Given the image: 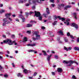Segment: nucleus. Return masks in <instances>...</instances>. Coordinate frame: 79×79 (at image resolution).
I'll return each instance as SVG.
<instances>
[{
	"mask_svg": "<svg viewBox=\"0 0 79 79\" xmlns=\"http://www.w3.org/2000/svg\"><path fill=\"white\" fill-rule=\"evenodd\" d=\"M41 16L40 12L39 11L37 12L35 10V15H34V17H35V16H36V17H38V16Z\"/></svg>",
	"mask_w": 79,
	"mask_h": 79,
	"instance_id": "obj_4",
	"label": "nucleus"
},
{
	"mask_svg": "<svg viewBox=\"0 0 79 79\" xmlns=\"http://www.w3.org/2000/svg\"><path fill=\"white\" fill-rule=\"evenodd\" d=\"M32 1L33 3H35L36 2L39 3H42V1H45V0H32Z\"/></svg>",
	"mask_w": 79,
	"mask_h": 79,
	"instance_id": "obj_5",
	"label": "nucleus"
},
{
	"mask_svg": "<svg viewBox=\"0 0 79 79\" xmlns=\"http://www.w3.org/2000/svg\"><path fill=\"white\" fill-rule=\"evenodd\" d=\"M59 33L60 34V35H64L63 32L61 30H60V31H59Z\"/></svg>",
	"mask_w": 79,
	"mask_h": 79,
	"instance_id": "obj_19",
	"label": "nucleus"
},
{
	"mask_svg": "<svg viewBox=\"0 0 79 79\" xmlns=\"http://www.w3.org/2000/svg\"><path fill=\"white\" fill-rule=\"evenodd\" d=\"M66 22H70V19H67L65 20Z\"/></svg>",
	"mask_w": 79,
	"mask_h": 79,
	"instance_id": "obj_39",
	"label": "nucleus"
},
{
	"mask_svg": "<svg viewBox=\"0 0 79 79\" xmlns=\"http://www.w3.org/2000/svg\"><path fill=\"white\" fill-rule=\"evenodd\" d=\"M42 52L44 53V56H47V53H46V51L44 50H42Z\"/></svg>",
	"mask_w": 79,
	"mask_h": 79,
	"instance_id": "obj_14",
	"label": "nucleus"
},
{
	"mask_svg": "<svg viewBox=\"0 0 79 79\" xmlns=\"http://www.w3.org/2000/svg\"><path fill=\"white\" fill-rule=\"evenodd\" d=\"M67 7V8H70L71 7V6H69V5H67L66 6Z\"/></svg>",
	"mask_w": 79,
	"mask_h": 79,
	"instance_id": "obj_43",
	"label": "nucleus"
},
{
	"mask_svg": "<svg viewBox=\"0 0 79 79\" xmlns=\"http://www.w3.org/2000/svg\"><path fill=\"white\" fill-rule=\"evenodd\" d=\"M49 20H50L51 19V16H49V18H48Z\"/></svg>",
	"mask_w": 79,
	"mask_h": 79,
	"instance_id": "obj_59",
	"label": "nucleus"
},
{
	"mask_svg": "<svg viewBox=\"0 0 79 79\" xmlns=\"http://www.w3.org/2000/svg\"><path fill=\"white\" fill-rule=\"evenodd\" d=\"M29 14V13H28L27 12H26L25 13V15H26V16H28Z\"/></svg>",
	"mask_w": 79,
	"mask_h": 79,
	"instance_id": "obj_44",
	"label": "nucleus"
},
{
	"mask_svg": "<svg viewBox=\"0 0 79 79\" xmlns=\"http://www.w3.org/2000/svg\"><path fill=\"white\" fill-rule=\"evenodd\" d=\"M3 43H8V42H7V40H4L3 41Z\"/></svg>",
	"mask_w": 79,
	"mask_h": 79,
	"instance_id": "obj_48",
	"label": "nucleus"
},
{
	"mask_svg": "<svg viewBox=\"0 0 79 79\" xmlns=\"http://www.w3.org/2000/svg\"><path fill=\"white\" fill-rule=\"evenodd\" d=\"M57 71L59 73H61L63 71V69L61 68H58Z\"/></svg>",
	"mask_w": 79,
	"mask_h": 79,
	"instance_id": "obj_8",
	"label": "nucleus"
},
{
	"mask_svg": "<svg viewBox=\"0 0 79 79\" xmlns=\"http://www.w3.org/2000/svg\"><path fill=\"white\" fill-rule=\"evenodd\" d=\"M77 42H78V43H79V38H77Z\"/></svg>",
	"mask_w": 79,
	"mask_h": 79,
	"instance_id": "obj_62",
	"label": "nucleus"
},
{
	"mask_svg": "<svg viewBox=\"0 0 79 79\" xmlns=\"http://www.w3.org/2000/svg\"><path fill=\"white\" fill-rule=\"evenodd\" d=\"M64 6V4H58L57 5V8H58V9L60 10V8H61V6H62V7H63Z\"/></svg>",
	"mask_w": 79,
	"mask_h": 79,
	"instance_id": "obj_6",
	"label": "nucleus"
},
{
	"mask_svg": "<svg viewBox=\"0 0 79 79\" xmlns=\"http://www.w3.org/2000/svg\"><path fill=\"white\" fill-rule=\"evenodd\" d=\"M32 39H33V40H34V41L36 40H37V37H36V38H35L34 37H33L32 38Z\"/></svg>",
	"mask_w": 79,
	"mask_h": 79,
	"instance_id": "obj_50",
	"label": "nucleus"
},
{
	"mask_svg": "<svg viewBox=\"0 0 79 79\" xmlns=\"http://www.w3.org/2000/svg\"><path fill=\"white\" fill-rule=\"evenodd\" d=\"M45 13H43V15L44 16L45 18H47V15L48 14H45Z\"/></svg>",
	"mask_w": 79,
	"mask_h": 79,
	"instance_id": "obj_31",
	"label": "nucleus"
},
{
	"mask_svg": "<svg viewBox=\"0 0 79 79\" xmlns=\"http://www.w3.org/2000/svg\"><path fill=\"white\" fill-rule=\"evenodd\" d=\"M27 33H28V34H31V31H27Z\"/></svg>",
	"mask_w": 79,
	"mask_h": 79,
	"instance_id": "obj_47",
	"label": "nucleus"
},
{
	"mask_svg": "<svg viewBox=\"0 0 79 79\" xmlns=\"http://www.w3.org/2000/svg\"><path fill=\"white\" fill-rule=\"evenodd\" d=\"M63 62L64 64H68V63H69L68 62V61L66 60H64L63 61Z\"/></svg>",
	"mask_w": 79,
	"mask_h": 79,
	"instance_id": "obj_25",
	"label": "nucleus"
},
{
	"mask_svg": "<svg viewBox=\"0 0 79 79\" xmlns=\"http://www.w3.org/2000/svg\"><path fill=\"white\" fill-rule=\"evenodd\" d=\"M52 73L53 76H55V73L53 72H52Z\"/></svg>",
	"mask_w": 79,
	"mask_h": 79,
	"instance_id": "obj_53",
	"label": "nucleus"
},
{
	"mask_svg": "<svg viewBox=\"0 0 79 79\" xmlns=\"http://www.w3.org/2000/svg\"><path fill=\"white\" fill-rule=\"evenodd\" d=\"M11 13H9V14H6L5 15V16H6V18H8V17H9V16H10Z\"/></svg>",
	"mask_w": 79,
	"mask_h": 79,
	"instance_id": "obj_18",
	"label": "nucleus"
},
{
	"mask_svg": "<svg viewBox=\"0 0 79 79\" xmlns=\"http://www.w3.org/2000/svg\"><path fill=\"white\" fill-rule=\"evenodd\" d=\"M58 19L57 16L56 17V15H55L54 16V20H56V19Z\"/></svg>",
	"mask_w": 79,
	"mask_h": 79,
	"instance_id": "obj_26",
	"label": "nucleus"
},
{
	"mask_svg": "<svg viewBox=\"0 0 79 79\" xmlns=\"http://www.w3.org/2000/svg\"><path fill=\"white\" fill-rule=\"evenodd\" d=\"M17 76L18 77H23V75H21V73H19L18 74H17Z\"/></svg>",
	"mask_w": 79,
	"mask_h": 79,
	"instance_id": "obj_11",
	"label": "nucleus"
},
{
	"mask_svg": "<svg viewBox=\"0 0 79 79\" xmlns=\"http://www.w3.org/2000/svg\"><path fill=\"white\" fill-rule=\"evenodd\" d=\"M50 1L52 3H54V2H55V0H50Z\"/></svg>",
	"mask_w": 79,
	"mask_h": 79,
	"instance_id": "obj_46",
	"label": "nucleus"
},
{
	"mask_svg": "<svg viewBox=\"0 0 79 79\" xmlns=\"http://www.w3.org/2000/svg\"><path fill=\"white\" fill-rule=\"evenodd\" d=\"M41 29H42L44 30L45 29V27H41Z\"/></svg>",
	"mask_w": 79,
	"mask_h": 79,
	"instance_id": "obj_54",
	"label": "nucleus"
},
{
	"mask_svg": "<svg viewBox=\"0 0 79 79\" xmlns=\"http://www.w3.org/2000/svg\"><path fill=\"white\" fill-rule=\"evenodd\" d=\"M38 19L40 20V21H42V17H41V15L38 16Z\"/></svg>",
	"mask_w": 79,
	"mask_h": 79,
	"instance_id": "obj_22",
	"label": "nucleus"
},
{
	"mask_svg": "<svg viewBox=\"0 0 79 79\" xmlns=\"http://www.w3.org/2000/svg\"><path fill=\"white\" fill-rule=\"evenodd\" d=\"M67 36H70L71 35V34L70 33H69V32H68L67 33Z\"/></svg>",
	"mask_w": 79,
	"mask_h": 79,
	"instance_id": "obj_34",
	"label": "nucleus"
},
{
	"mask_svg": "<svg viewBox=\"0 0 79 79\" xmlns=\"http://www.w3.org/2000/svg\"><path fill=\"white\" fill-rule=\"evenodd\" d=\"M72 78L73 79H75L76 78V76H74V75H73L72 76Z\"/></svg>",
	"mask_w": 79,
	"mask_h": 79,
	"instance_id": "obj_55",
	"label": "nucleus"
},
{
	"mask_svg": "<svg viewBox=\"0 0 79 79\" xmlns=\"http://www.w3.org/2000/svg\"><path fill=\"white\" fill-rule=\"evenodd\" d=\"M69 63H70V64L68 65V66H71V64H73V63H75L76 64H78V63L76 62V61L75 60H70L69 61Z\"/></svg>",
	"mask_w": 79,
	"mask_h": 79,
	"instance_id": "obj_1",
	"label": "nucleus"
},
{
	"mask_svg": "<svg viewBox=\"0 0 79 79\" xmlns=\"http://www.w3.org/2000/svg\"><path fill=\"white\" fill-rule=\"evenodd\" d=\"M72 49V47H70L68 48V50H71Z\"/></svg>",
	"mask_w": 79,
	"mask_h": 79,
	"instance_id": "obj_51",
	"label": "nucleus"
},
{
	"mask_svg": "<svg viewBox=\"0 0 79 79\" xmlns=\"http://www.w3.org/2000/svg\"><path fill=\"white\" fill-rule=\"evenodd\" d=\"M9 23H3V26H6V24H8Z\"/></svg>",
	"mask_w": 79,
	"mask_h": 79,
	"instance_id": "obj_27",
	"label": "nucleus"
},
{
	"mask_svg": "<svg viewBox=\"0 0 79 79\" xmlns=\"http://www.w3.org/2000/svg\"><path fill=\"white\" fill-rule=\"evenodd\" d=\"M46 13H47V15L50 14V10H49L48 8H46Z\"/></svg>",
	"mask_w": 79,
	"mask_h": 79,
	"instance_id": "obj_9",
	"label": "nucleus"
},
{
	"mask_svg": "<svg viewBox=\"0 0 79 79\" xmlns=\"http://www.w3.org/2000/svg\"><path fill=\"white\" fill-rule=\"evenodd\" d=\"M70 38L71 39H74V37H73V35H71L70 36Z\"/></svg>",
	"mask_w": 79,
	"mask_h": 79,
	"instance_id": "obj_37",
	"label": "nucleus"
},
{
	"mask_svg": "<svg viewBox=\"0 0 79 79\" xmlns=\"http://www.w3.org/2000/svg\"><path fill=\"white\" fill-rule=\"evenodd\" d=\"M19 17H20L21 19H23V18H24V16L22 15H19Z\"/></svg>",
	"mask_w": 79,
	"mask_h": 79,
	"instance_id": "obj_35",
	"label": "nucleus"
},
{
	"mask_svg": "<svg viewBox=\"0 0 79 79\" xmlns=\"http://www.w3.org/2000/svg\"><path fill=\"white\" fill-rule=\"evenodd\" d=\"M58 42L59 43H62V41L60 40H59V41H58Z\"/></svg>",
	"mask_w": 79,
	"mask_h": 79,
	"instance_id": "obj_64",
	"label": "nucleus"
},
{
	"mask_svg": "<svg viewBox=\"0 0 79 79\" xmlns=\"http://www.w3.org/2000/svg\"><path fill=\"white\" fill-rule=\"evenodd\" d=\"M61 20H62V21H65V19L64 18H61Z\"/></svg>",
	"mask_w": 79,
	"mask_h": 79,
	"instance_id": "obj_45",
	"label": "nucleus"
},
{
	"mask_svg": "<svg viewBox=\"0 0 79 79\" xmlns=\"http://www.w3.org/2000/svg\"><path fill=\"white\" fill-rule=\"evenodd\" d=\"M75 50H79V48L78 47H76L74 48Z\"/></svg>",
	"mask_w": 79,
	"mask_h": 79,
	"instance_id": "obj_24",
	"label": "nucleus"
},
{
	"mask_svg": "<svg viewBox=\"0 0 79 79\" xmlns=\"http://www.w3.org/2000/svg\"><path fill=\"white\" fill-rule=\"evenodd\" d=\"M35 44H27V46H30V47H33V46H35Z\"/></svg>",
	"mask_w": 79,
	"mask_h": 79,
	"instance_id": "obj_13",
	"label": "nucleus"
},
{
	"mask_svg": "<svg viewBox=\"0 0 79 79\" xmlns=\"http://www.w3.org/2000/svg\"><path fill=\"white\" fill-rule=\"evenodd\" d=\"M77 14L76 12H74L73 13V15L74 16V18L75 19H77V17H76V15Z\"/></svg>",
	"mask_w": 79,
	"mask_h": 79,
	"instance_id": "obj_17",
	"label": "nucleus"
},
{
	"mask_svg": "<svg viewBox=\"0 0 79 79\" xmlns=\"http://www.w3.org/2000/svg\"><path fill=\"white\" fill-rule=\"evenodd\" d=\"M57 40H58V41H59V40H60V37L57 38Z\"/></svg>",
	"mask_w": 79,
	"mask_h": 79,
	"instance_id": "obj_60",
	"label": "nucleus"
},
{
	"mask_svg": "<svg viewBox=\"0 0 79 79\" xmlns=\"http://www.w3.org/2000/svg\"><path fill=\"white\" fill-rule=\"evenodd\" d=\"M52 54H51L50 56H48L47 60H48V62H50V58H51V56H52Z\"/></svg>",
	"mask_w": 79,
	"mask_h": 79,
	"instance_id": "obj_10",
	"label": "nucleus"
},
{
	"mask_svg": "<svg viewBox=\"0 0 79 79\" xmlns=\"http://www.w3.org/2000/svg\"><path fill=\"white\" fill-rule=\"evenodd\" d=\"M33 13H34V12L33 11H31L29 13V14L30 15H31V14H33Z\"/></svg>",
	"mask_w": 79,
	"mask_h": 79,
	"instance_id": "obj_52",
	"label": "nucleus"
},
{
	"mask_svg": "<svg viewBox=\"0 0 79 79\" xmlns=\"http://www.w3.org/2000/svg\"><path fill=\"white\" fill-rule=\"evenodd\" d=\"M60 2V0H57V3L58 4Z\"/></svg>",
	"mask_w": 79,
	"mask_h": 79,
	"instance_id": "obj_63",
	"label": "nucleus"
},
{
	"mask_svg": "<svg viewBox=\"0 0 79 79\" xmlns=\"http://www.w3.org/2000/svg\"><path fill=\"white\" fill-rule=\"evenodd\" d=\"M64 49L65 50H66V51H67V52H68V49L67 48H66V47L64 46Z\"/></svg>",
	"mask_w": 79,
	"mask_h": 79,
	"instance_id": "obj_29",
	"label": "nucleus"
},
{
	"mask_svg": "<svg viewBox=\"0 0 79 79\" xmlns=\"http://www.w3.org/2000/svg\"><path fill=\"white\" fill-rule=\"evenodd\" d=\"M24 3V1H19V3Z\"/></svg>",
	"mask_w": 79,
	"mask_h": 79,
	"instance_id": "obj_49",
	"label": "nucleus"
},
{
	"mask_svg": "<svg viewBox=\"0 0 79 79\" xmlns=\"http://www.w3.org/2000/svg\"><path fill=\"white\" fill-rule=\"evenodd\" d=\"M7 21H8L7 19L6 18H5L3 20V22L6 23H8L7 22Z\"/></svg>",
	"mask_w": 79,
	"mask_h": 79,
	"instance_id": "obj_20",
	"label": "nucleus"
},
{
	"mask_svg": "<svg viewBox=\"0 0 79 79\" xmlns=\"http://www.w3.org/2000/svg\"><path fill=\"white\" fill-rule=\"evenodd\" d=\"M28 52H34L35 54H36V53H37V51H35L34 50H29L28 51Z\"/></svg>",
	"mask_w": 79,
	"mask_h": 79,
	"instance_id": "obj_7",
	"label": "nucleus"
},
{
	"mask_svg": "<svg viewBox=\"0 0 79 79\" xmlns=\"http://www.w3.org/2000/svg\"><path fill=\"white\" fill-rule=\"evenodd\" d=\"M23 73L25 74H28V70L26 69H25L23 70Z\"/></svg>",
	"mask_w": 79,
	"mask_h": 79,
	"instance_id": "obj_12",
	"label": "nucleus"
},
{
	"mask_svg": "<svg viewBox=\"0 0 79 79\" xmlns=\"http://www.w3.org/2000/svg\"><path fill=\"white\" fill-rule=\"evenodd\" d=\"M64 41L65 42H68V39L64 37Z\"/></svg>",
	"mask_w": 79,
	"mask_h": 79,
	"instance_id": "obj_23",
	"label": "nucleus"
},
{
	"mask_svg": "<svg viewBox=\"0 0 79 79\" xmlns=\"http://www.w3.org/2000/svg\"><path fill=\"white\" fill-rule=\"evenodd\" d=\"M52 6V7H54L55 6V4H51Z\"/></svg>",
	"mask_w": 79,
	"mask_h": 79,
	"instance_id": "obj_57",
	"label": "nucleus"
},
{
	"mask_svg": "<svg viewBox=\"0 0 79 79\" xmlns=\"http://www.w3.org/2000/svg\"><path fill=\"white\" fill-rule=\"evenodd\" d=\"M22 19V22L23 23L25 22V18H24V17Z\"/></svg>",
	"mask_w": 79,
	"mask_h": 79,
	"instance_id": "obj_36",
	"label": "nucleus"
},
{
	"mask_svg": "<svg viewBox=\"0 0 79 79\" xmlns=\"http://www.w3.org/2000/svg\"><path fill=\"white\" fill-rule=\"evenodd\" d=\"M39 32L38 31H36L34 33L35 35H36V39H37V40H40V35H38L39 34Z\"/></svg>",
	"mask_w": 79,
	"mask_h": 79,
	"instance_id": "obj_3",
	"label": "nucleus"
},
{
	"mask_svg": "<svg viewBox=\"0 0 79 79\" xmlns=\"http://www.w3.org/2000/svg\"><path fill=\"white\" fill-rule=\"evenodd\" d=\"M32 27V25L30 24H27L26 26L27 27Z\"/></svg>",
	"mask_w": 79,
	"mask_h": 79,
	"instance_id": "obj_16",
	"label": "nucleus"
},
{
	"mask_svg": "<svg viewBox=\"0 0 79 79\" xmlns=\"http://www.w3.org/2000/svg\"><path fill=\"white\" fill-rule=\"evenodd\" d=\"M4 69V68L0 65V70H1V69Z\"/></svg>",
	"mask_w": 79,
	"mask_h": 79,
	"instance_id": "obj_38",
	"label": "nucleus"
},
{
	"mask_svg": "<svg viewBox=\"0 0 79 79\" xmlns=\"http://www.w3.org/2000/svg\"><path fill=\"white\" fill-rule=\"evenodd\" d=\"M5 10H0V13L2 14L3 13L5 12Z\"/></svg>",
	"mask_w": 79,
	"mask_h": 79,
	"instance_id": "obj_30",
	"label": "nucleus"
},
{
	"mask_svg": "<svg viewBox=\"0 0 79 79\" xmlns=\"http://www.w3.org/2000/svg\"><path fill=\"white\" fill-rule=\"evenodd\" d=\"M50 35L51 37H53L54 36V34L52 33H51Z\"/></svg>",
	"mask_w": 79,
	"mask_h": 79,
	"instance_id": "obj_40",
	"label": "nucleus"
},
{
	"mask_svg": "<svg viewBox=\"0 0 79 79\" xmlns=\"http://www.w3.org/2000/svg\"><path fill=\"white\" fill-rule=\"evenodd\" d=\"M71 26L75 27V29L77 30V29L79 28L78 25L76 24V23H72L71 24Z\"/></svg>",
	"mask_w": 79,
	"mask_h": 79,
	"instance_id": "obj_2",
	"label": "nucleus"
},
{
	"mask_svg": "<svg viewBox=\"0 0 79 79\" xmlns=\"http://www.w3.org/2000/svg\"><path fill=\"white\" fill-rule=\"evenodd\" d=\"M57 23V22L56 21H55L53 23V26H55L56 24V23Z\"/></svg>",
	"mask_w": 79,
	"mask_h": 79,
	"instance_id": "obj_28",
	"label": "nucleus"
},
{
	"mask_svg": "<svg viewBox=\"0 0 79 79\" xmlns=\"http://www.w3.org/2000/svg\"><path fill=\"white\" fill-rule=\"evenodd\" d=\"M55 58H56V59H58V56L56 55H55Z\"/></svg>",
	"mask_w": 79,
	"mask_h": 79,
	"instance_id": "obj_42",
	"label": "nucleus"
},
{
	"mask_svg": "<svg viewBox=\"0 0 79 79\" xmlns=\"http://www.w3.org/2000/svg\"><path fill=\"white\" fill-rule=\"evenodd\" d=\"M27 41V38L26 37H24L23 40V42H26Z\"/></svg>",
	"mask_w": 79,
	"mask_h": 79,
	"instance_id": "obj_15",
	"label": "nucleus"
},
{
	"mask_svg": "<svg viewBox=\"0 0 79 79\" xmlns=\"http://www.w3.org/2000/svg\"><path fill=\"white\" fill-rule=\"evenodd\" d=\"M61 17H60V16H57V18L59 19H60L61 20Z\"/></svg>",
	"mask_w": 79,
	"mask_h": 79,
	"instance_id": "obj_41",
	"label": "nucleus"
},
{
	"mask_svg": "<svg viewBox=\"0 0 79 79\" xmlns=\"http://www.w3.org/2000/svg\"><path fill=\"white\" fill-rule=\"evenodd\" d=\"M10 41H12L10 39H7V43H9L10 42Z\"/></svg>",
	"mask_w": 79,
	"mask_h": 79,
	"instance_id": "obj_33",
	"label": "nucleus"
},
{
	"mask_svg": "<svg viewBox=\"0 0 79 79\" xmlns=\"http://www.w3.org/2000/svg\"><path fill=\"white\" fill-rule=\"evenodd\" d=\"M67 9H68V7H67V6H66L64 7V10H67Z\"/></svg>",
	"mask_w": 79,
	"mask_h": 79,
	"instance_id": "obj_61",
	"label": "nucleus"
},
{
	"mask_svg": "<svg viewBox=\"0 0 79 79\" xmlns=\"http://www.w3.org/2000/svg\"><path fill=\"white\" fill-rule=\"evenodd\" d=\"M8 19L10 20V21H12V19L11 18H8Z\"/></svg>",
	"mask_w": 79,
	"mask_h": 79,
	"instance_id": "obj_58",
	"label": "nucleus"
},
{
	"mask_svg": "<svg viewBox=\"0 0 79 79\" xmlns=\"http://www.w3.org/2000/svg\"><path fill=\"white\" fill-rule=\"evenodd\" d=\"M37 72H35L34 74V76H36V75H37Z\"/></svg>",
	"mask_w": 79,
	"mask_h": 79,
	"instance_id": "obj_56",
	"label": "nucleus"
},
{
	"mask_svg": "<svg viewBox=\"0 0 79 79\" xmlns=\"http://www.w3.org/2000/svg\"><path fill=\"white\" fill-rule=\"evenodd\" d=\"M8 44L9 45H13V43L12 42V41H10V43H8Z\"/></svg>",
	"mask_w": 79,
	"mask_h": 79,
	"instance_id": "obj_21",
	"label": "nucleus"
},
{
	"mask_svg": "<svg viewBox=\"0 0 79 79\" xmlns=\"http://www.w3.org/2000/svg\"><path fill=\"white\" fill-rule=\"evenodd\" d=\"M8 76H9L8 75H7V74H6L5 75H4V77H8Z\"/></svg>",
	"mask_w": 79,
	"mask_h": 79,
	"instance_id": "obj_32",
	"label": "nucleus"
}]
</instances>
